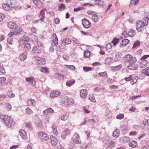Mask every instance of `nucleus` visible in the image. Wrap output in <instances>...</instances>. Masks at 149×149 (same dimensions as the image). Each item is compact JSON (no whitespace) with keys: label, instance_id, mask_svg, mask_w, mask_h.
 <instances>
[{"label":"nucleus","instance_id":"42","mask_svg":"<svg viewBox=\"0 0 149 149\" xmlns=\"http://www.w3.org/2000/svg\"><path fill=\"white\" fill-rule=\"evenodd\" d=\"M8 38H7V41L8 43L10 45H12L13 43V39L11 38L12 37H9V36Z\"/></svg>","mask_w":149,"mask_h":149},{"label":"nucleus","instance_id":"64","mask_svg":"<svg viewBox=\"0 0 149 149\" xmlns=\"http://www.w3.org/2000/svg\"><path fill=\"white\" fill-rule=\"evenodd\" d=\"M65 65L68 68H70L72 70H74L75 69V67L74 65Z\"/></svg>","mask_w":149,"mask_h":149},{"label":"nucleus","instance_id":"31","mask_svg":"<svg viewBox=\"0 0 149 149\" xmlns=\"http://www.w3.org/2000/svg\"><path fill=\"white\" fill-rule=\"evenodd\" d=\"M129 146L132 148H135L137 145V143L135 141H132L129 143Z\"/></svg>","mask_w":149,"mask_h":149},{"label":"nucleus","instance_id":"8","mask_svg":"<svg viewBox=\"0 0 149 149\" xmlns=\"http://www.w3.org/2000/svg\"><path fill=\"white\" fill-rule=\"evenodd\" d=\"M5 123L7 126L10 127L14 124V122L10 117H9L5 121Z\"/></svg>","mask_w":149,"mask_h":149},{"label":"nucleus","instance_id":"33","mask_svg":"<svg viewBox=\"0 0 149 149\" xmlns=\"http://www.w3.org/2000/svg\"><path fill=\"white\" fill-rule=\"evenodd\" d=\"M142 73L145 74L147 76L149 75V67H147L141 71Z\"/></svg>","mask_w":149,"mask_h":149},{"label":"nucleus","instance_id":"38","mask_svg":"<svg viewBox=\"0 0 149 149\" xmlns=\"http://www.w3.org/2000/svg\"><path fill=\"white\" fill-rule=\"evenodd\" d=\"M9 116L5 115H0V118L3 120L4 123L5 122V121L9 118Z\"/></svg>","mask_w":149,"mask_h":149},{"label":"nucleus","instance_id":"57","mask_svg":"<svg viewBox=\"0 0 149 149\" xmlns=\"http://www.w3.org/2000/svg\"><path fill=\"white\" fill-rule=\"evenodd\" d=\"M124 115L123 114H120L116 116V118L118 119H121L124 118Z\"/></svg>","mask_w":149,"mask_h":149},{"label":"nucleus","instance_id":"47","mask_svg":"<svg viewBox=\"0 0 149 149\" xmlns=\"http://www.w3.org/2000/svg\"><path fill=\"white\" fill-rule=\"evenodd\" d=\"M119 39L117 38H115L112 40V42L113 43L114 45H116L117 43H118L119 42Z\"/></svg>","mask_w":149,"mask_h":149},{"label":"nucleus","instance_id":"20","mask_svg":"<svg viewBox=\"0 0 149 149\" xmlns=\"http://www.w3.org/2000/svg\"><path fill=\"white\" fill-rule=\"evenodd\" d=\"M32 52L36 54H39L41 52V49L37 46H35L32 49Z\"/></svg>","mask_w":149,"mask_h":149},{"label":"nucleus","instance_id":"45","mask_svg":"<svg viewBox=\"0 0 149 149\" xmlns=\"http://www.w3.org/2000/svg\"><path fill=\"white\" fill-rule=\"evenodd\" d=\"M65 8V7L64 4L61 3L58 6V10H64Z\"/></svg>","mask_w":149,"mask_h":149},{"label":"nucleus","instance_id":"40","mask_svg":"<svg viewBox=\"0 0 149 149\" xmlns=\"http://www.w3.org/2000/svg\"><path fill=\"white\" fill-rule=\"evenodd\" d=\"M128 35L132 37L135 34V33L134 30L132 29H131L128 32Z\"/></svg>","mask_w":149,"mask_h":149},{"label":"nucleus","instance_id":"56","mask_svg":"<svg viewBox=\"0 0 149 149\" xmlns=\"http://www.w3.org/2000/svg\"><path fill=\"white\" fill-rule=\"evenodd\" d=\"M98 74L100 77H106L107 75V74L105 72H100Z\"/></svg>","mask_w":149,"mask_h":149},{"label":"nucleus","instance_id":"5","mask_svg":"<svg viewBox=\"0 0 149 149\" xmlns=\"http://www.w3.org/2000/svg\"><path fill=\"white\" fill-rule=\"evenodd\" d=\"M38 136L41 139L44 140H47L49 139V137L48 135L45 133L40 132L38 134Z\"/></svg>","mask_w":149,"mask_h":149},{"label":"nucleus","instance_id":"55","mask_svg":"<svg viewBox=\"0 0 149 149\" xmlns=\"http://www.w3.org/2000/svg\"><path fill=\"white\" fill-rule=\"evenodd\" d=\"M87 122L92 123H93L95 122V120L93 119L88 120V121H87L86 120H85L84 121V123L82 124L81 125H83L84 124H86Z\"/></svg>","mask_w":149,"mask_h":149},{"label":"nucleus","instance_id":"26","mask_svg":"<svg viewBox=\"0 0 149 149\" xmlns=\"http://www.w3.org/2000/svg\"><path fill=\"white\" fill-rule=\"evenodd\" d=\"M130 42V41L127 39H125L122 41V43L120 45V47L125 46Z\"/></svg>","mask_w":149,"mask_h":149},{"label":"nucleus","instance_id":"53","mask_svg":"<svg viewBox=\"0 0 149 149\" xmlns=\"http://www.w3.org/2000/svg\"><path fill=\"white\" fill-rule=\"evenodd\" d=\"M26 113L29 114H31L33 113L32 110L29 108H26Z\"/></svg>","mask_w":149,"mask_h":149},{"label":"nucleus","instance_id":"6","mask_svg":"<svg viewBox=\"0 0 149 149\" xmlns=\"http://www.w3.org/2000/svg\"><path fill=\"white\" fill-rule=\"evenodd\" d=\"M17 31H15L14 32L13 31H11L8 34V36H9V37H14L16 35L20 33L22 31V27H19L18 29H17Z\"/></svg>","mask_w":149,"mask_h":149},{"label":"nucleus","instance_id":"63","mask_svg":"<svg viewBox=\"0 0 149 149\" xmlns=\"http://www.w3.org/2000/svg\"><path fill=\"white\" fill-rule=\"evenodd\" d=\"M112 46V44L111 43L107 44L105 47L106 49H109L111 48V46Z\"/></svg>","mask_w":149,"mask_h":149},{"label":"nucleus","instance_id":"19","mask_svg":"<svg viewBox=\"0 0 149 149\" xmlns=\"http://www.w3.org/2000/svg\"><path fill=\"white\" fill-rule=\"evenodd\" d=\"M38 61L37 63L40 65H43L45 63V58L40 57H38L36 59Z\"/></svg>","mask_w":149,"mask_h":149},{"label":"nucleus","instance_id":"37","mask_svg":"<svg viewBox=\"0 0 149 149\" xmlns=\"http://www.w3.org/2000/svg\"><path fill=\"white\" fill-rule=\"evenodd\" d=\"M119 131L118 130H115L113 132V135L114 137H117L119 136Z\"/></svg>","mask_w":149,"mask_h":149},{"label":"nucleus","instance_id":"18","mask_svg":"<svg viewBox=\"0 0 149 149\" xmlns=\"http://www.w3.org/2000/svg\"><path fill=\"white\" fill-rule=\"evenodd\" d=\"M46 11L47 10L46 8H44L42 9L40 11V17L41 22H43L44 21V19L45 17V13Z\"/></svg>","mask_w":149,"mask_h":149},{"label":"nucleus","instance_id":"46","mask_svg":"<svg viewBox=\"0 0 149 149\" xmlns=\"http://www.w3.org/2000/svg\"><path fill=\"white\" fill-rule=\"evenodd\" d=\"M112 59L111 57H108L105 60L106 63L109 64L112 62Z\"/></svg>","mask_w":149,"mask_h":149},{"label":"nucleus","instance_id":"21","mask_svg":"<svg viewBox=\"0 0 149 149\" xmlns=\"http://www.w3.org/2000/svg\"><path fill=\"white\" fill-rule=\"evenodd\" d=\"M29 40V37L26 36H24L20 39V42L22 44H24L25 42H27Z\"/></svg>","mask_w":149,"mask_h":149},{"label":"nucleus","instance_id":"9","mask_svg":"<svg viewBox=\"0 0 149 149\" xmlns=\"http://www.w3.org/2000/svg\"><path fill=\"white\" fill-rule=\"evenodd\" d=\"M63 104L64 105L67 106L70 104H72L73 103L72 100H70L68 99L67 96L64 97V99L63 100Z\"/></svg>","mask_w":149,"mask_h":149},{"label":"nucleus","instance_id":"22","mask_svg":"<svg viewBox=\"0 0 149 149\" xmlns=\"http://www.w3.org/2000/svg\"><path fill=\"white\" fill-rule=\"evenodd\" d=\"M69 116V114L68 113H62L61 116V120L65 121L68 119Z\"/></svg>","mask_w":149,"mask_h":149},{"label":"nucleus","instance_id":"10","mask_svg":"<svg viewBox=\"0 0 149 149\" xmlns=\"http://www.w3.org/2000/svg\"><path fill=\"white\" fill-rule=\"evenodd\" d=\"M7 25L9 28L14 29L15 31L17 30V25L14 22H10L7 23Z\"/></svg>","mask_w":149,"mask_h":149},{"label":"nucleus","instance_id":"15","mask_svg":"<svg viewBox=\"0 0 149 149\" xmlns=\"http://www.w3.org/2000/svg\"><path fill=\"white\" fill-rule=\"evenodd\" d=\"M88 92L87 90L85 89L81 90L80 92V95L81 98L84 99L87 95Z\"/></svg>","mask_w":149,"mask_h":149},{"label":"nucleus","instance_id":"44","mask_svg":"<svg viewBox=\"0 0 149 149\" xmlns=\"http://www.w3.org/2000/svg\"><path fill=\"white\" fill-rule=\"evenodd\" d=\"M90 55V53L88 50H85L84 52V56L85 57H88Z\"/></svg>","mask_w":149,"mask_h":149},{"label":"nucleus","instance_id":"50","mask_svg":"<svg viewBox=\"0 0 149 149\" xmlns=\"http://www.w3.org/2000/svg\"><path fill=\"white\" fill-rule=\"evenodd\" d=\"M109 139L107 137H104L103 139V141L104 143L105 144V146H106L107 144L109 143Z\"/></svg>","mask_w":149,"mask_h":149},{"label":"nucleus","instance_id":"61","mask_svg":"<svg viewBox=\"0 0 149 149\" xmlns=\"http://www.w3.org/2000/svg\"><path fill=\"white\" fill-rule=\"evenodd\" d=\"M63 49L61 47L60 45H58L56 46V49L58 51H63Z\"/></svg>","mask_w":149,"mask_h":149},{"label":"nucleus","instance_id":"24","mask_svg":"<svg viewBox=\"0 0 149 149\" xmlns=\"http://www.w3.org/2000/svg\"><path fill=\"white\" fill-rule=\"evenodd\" d=\"M33 2L36 6L38 8H40L42 6L43 3L40 1L37 0H33Z\"/></svg>","mask_w":149,"mask_h":149},{"label":"nucleus","instance_id":"11","mask_svg":"<svg viewBox=\"0 0 149 149\" xmlns=\"http://www.w3.org/2000/svg\"><path fill=\"white\" fill-rule=\"evenodd\" d=\"M61 94V92L59 90H54L50 94V96L52 98L57 97Z\"/></svg>","mask_w":149,"mask_h":149},{"label":"nucleus","instance_id":"27","mask_svg":"<svg viewBox=\"0 0 149 149\" xmlns=\"http://www.w3.org/2000/svg\"><path fill=\"white\" fill-rule=\"evenodd\" d=\"M65 43L67 45H69L71 43V41L69 38H65L63 40L62 42H61V45H64V43Z\"/></svg>","mask_w":149,"mask_h":149},{"label":"nucleus","instance_id":"7","mask_svg":"<svg viewBox=\"0 0 149 149\" xmlns=\"http://www.w3.org/2000/svg\"><path fill=\"white\" fill-rule=\"evenodd\" d=\"M82 24L84 28H88L91 26L90 22L87 19H84L82 20Z\"/></svg>","mask_w":149,"mask_h":149},{"label":"nucleus","instance_id":"34","mask_svg":"<svg viewBox=\"0 0 149 149\" xmlns=\"http://www.w3.org/2000/svg\"><path fill=\"white\" fill-rule=\"evenodd\" d=\"M2 7L5 10L7 11H8L11 8L10 5L8 4H3L2 5Z\"/></svg>","mask_w":149,"mask_h":149},{"label":"nucleus","instance_id":"29","mask_svg":"<svg viewBox=\"0 0 149 149\" xmlns=\"http://www.w3.org/2000/svg\"><path fill=\"white\" fill-rule=\"evenodd\" d=\"M75 80L74 79L68 80L66 82V85L70 87L75 83Z\"/></svg>","mask_w":149,"mask_h":149},{"label":"nucleus","instance_id":"1","mask_svg":"<svg viewBox=\"0 0 149 149\" xmlns=\"http://www.w3.org/2000/svg\"><path fill=\"white\" fill-rule=\"evenodd\" d=\"M124 60L125 62L130 63L132 62H136V60L134 57H133L130 54L126 55L124 58Z\"/></svg>","mask_w":149,"mask_h":149},{"label":"nucleus","instance_id":"58","mask_svg":"<svg viewBox=\"0 0 149 149\" xmlns=\"http://www.w3.org/2000/svg\"><path fill=\"white\" fill-rule=\"evenodd\" d=\"M6 109L8 110L9 111L11 109L12 107L10 104L9 103H6Z\"/></svg>","mask_w":149,"mask_h":149},{"label":"nucleus","instance_id":"12","mask_svg":"<svg viewBox=\"0 0 149 149\" xmlns=\"http://www.w3.org/2000/svg\"><path fill=\"white\" fill-rule=\"evenodd\" d=\"M135 63L132 62L130 63L127 66V68L129 69L132 70H136L138 67V65Z\"/></svg>","mask_w":149,"mask_h":149},{"label":"nucleus","instance_id":"25","mask_svg":"<svg viewBox=\"0 0 149 149\" xmlns=\"http://www.w3.org/2000/svg\"><path fill=\"white\" fill-rule=\"evenodd\" d=\"M27 57V53L26 52H24L22 53L19 55V57L21 61H24L25 60Z\"/></svg>","mask_w":149,"mask_h":149},{"label":"nucleus","instance_id":"41","mask_svg":"<svg viewBox=\"0 0 149 149\" xmlns=\"http://www.w3.org/2000/svg\"><path fill=\"white\" fill-rule=\"evenodd\" d=\"M31 45L29 43L26 44L24 46V48L26 50H29L31 48Z\"/></svg>","mask_w":149,"mask_h":149},{"label":"nucleus","instance_id":"59","mask_svg":"<svg viewBox=\"0 0 149 149\" xmlns=\"http://www.w3.org/2000/svg\"><path fill=\"white\" fill-rule=\"evenodd\" d=\"M69 133H70V130L68 128L66 129L63 132V133L64 134H65V135H67L69 134Z\"/></svg>","mask_w":149,"mask_h":149},{"label":"nucleus","instance_id":"16","mask_svg":"<svg viewBox=\"0 0 149 149\" xmlns=\"http://www.w3.org/2000/svg\"><path fill=\"white\" fill-rule=\"evenodd\" d=\"M53 39L51 41V44L53 45H55L58 43V38L56 34H54L52 35Z\"/></svg>","mask_w":149,"mask_h":149},{"label":"nucleus","instance_id":"52","mask_svg":"<svg viewBox=\"0 0 149 149\" xmlns=\"http://www.w3.org/2000/svg\"><path fill=\"white\" fill-rule=\"evenodd\" d=\"M140 42L139 41L137 40L135 42L132 48L136 47L140 45Z\"/></svg>","mask_w":149,"mask_h":149},{"label":"nucleus","instance_id":"49","mask_svg":"<svg viewBox=\"0 0 149 149\" xmlns=\"http://www.w3.org/2000/svg\"><path fill=\"white\" fill-rule=\"evenodd\" d=\"M89 98L91 101L93 102H96V100L95 99V97L93 95H89Z\"/></svg>","mask_w":149,"mask_h":149},{"label":"nucleus","instance_id":"60","mask_svg":"<svg viewBox=\"0 0 149 149\" xmlns=\"http://www.w3.org/2000/svg\"><path fill=\"white\" fill-rule=\"evenodd\" d=\"M25 126L26 127H27L29 128H31L32 126L31 123L28 122L25 123Z\"/></svg>","mask_w":149,"mask_h":149},{"label":"nucleus","instance_id":"13","mask_svg":"<svg viewBox=\"0 0 149 149\" xmlns=\"http://www.w3.org/2000/svg\"><path fill=\"white\" fill-rule=\"evenodd\" d=\"M19 133L22 139H26L27 138V136L26 133L24 129H20L19 131Z\"/></svg>","mask_w":149,"mask_h":149},{"label":"nucleus","instance_id":"14","mask_svg":"<svg viewBox=\"0 0 149 149\" xmlns=\"http://www.w3.org/2000/svg\"><path fill=\"white\" fill-rule=\"evenodd\" d=\"M26 80V81L28 82L29 84L32 86L35 85L36 84V82L33 77L27 78Z\"/></svg>","mask_w":149,"mask_h":149},{"label":"nucleus","instance_id":"4","mask_svg":"<svg viewBox=\"0 0 149 149\" xmlns=\"http://www.w3.org/2000/svg\"><path fill=\"white\" fill-rule=\"evenodd\" d=\"M144 25H143L142 22L140 21L139 23L137 22L136 25L137 30L139 32H142L144 29Z\"/></svg>","mask_w":149,"mask_h":149},{"label":"nucleus","instance_id":"17","mask_svg":"<svg viewBox=\"0 0 149 149\" xmlns=\"http://www.w3.org/2000/svg\"><path fill=\"white\" fill-rule=\"evenodd\" d=\"M115 146V142L111 140L109 142L106 146V148L107 149H112Z\"/></svg>","mask_w":149,"mask_h":149},{"label":"nucleus","instance_id":"2","mask_svg":"<svg viewBox=\"0 0 149 149\" xmlns=\"http://www.w3.org/2000/svg\"><path fill=\"white\" fill-rule=\"evenodd\" d=\"M11 8H14L15 9H19L21 7L19 6V4L15 0H10L9 4Z\"/></svg>","mask_w":149,"mask_h":149},{"label":"nucleus","instance_id":"28","mask_svg":"<svg viewBox=\"0 0 149 149\" xmlns=\"http://www.w3.org/2000/svg\"><path fill=\"white\" fill-rule=\"evenodd\" d=\"M50 138L51 139V144L52 146H56L58 142L57 139L55 137L52 138L51 137Z\"/></svg>","mask_w":149,"mask_h":149},{"label":"nucleus","instance_id":"30","mask_svg":"<svg viewBox=\"0 0 149 149\" xmlns=\"http://www.w3.org/2000/svg\"><path fill=\"white\" fill-rule=\"evenodd\" d=\"M40 71L45 73H48L49 72V70L46 67H42L39 69Z\"/></svg>","mask_w":149,"mask_h":149},{"label":"nucleus","instance_id":"39","mask_svg":"<svg viewBox=\"0 0 149 149\" xmlns=\"http://www.w3.org/2000/svg\"><path fill=\"white\" fill-rule=\"evenodd\" d=\"M92 18L93 21L95 22H97L98 20V17L97 15L95 14L92 16Z\"/></svg>","mask_w":149,"mask_h":149},{"label":"nucleus","instance_id":"48","mask_svg":"<svg viewBox=\"0 0 149 149\" xmlns=\"http://www.w3.org/2000/svg\"><path fill=\"white\" fill-rule=\"evenodd\" d=\"M8 96L10 97L13 98L15 97V95L13 93V92L12 91H10L8 92Z\"/></svg>","mask_w":149,"mask_h":149},{"label":"nucleus","instance_id":"62","mask_svg":"<svg viewBox=\"0 0 149 149\" xmlns=\"http://www.w3.org/2000/svg\"><path fill=\"white\" fill-rule=\"evenodd\" d=\"M5 18V15L2 13H0V22L2 21Z\"/></svg>","mask_w":149,"mask_h":149},{"label":"nucleus","instance_id":"36","mask_svg":"<svg viewBox=\"0 0 149 149\" xmlns=\"http://www.w3.org/2000/svg\"><path fill=\"white\" fill-rule=\"evenodd\" d=\"M120 141L124 142H127L130 141L129 137L126 136L123 137L120 139Z\"/></svg>","mask_w":149,"mask_h":149},{"label":"nucleus","instance_id":"51","mask_svg":"<svg viewBox=\"0 0 149 149\" xmlns=\"http://www.w3.org/2000/svg\"><path fill=\"white\" fill-rule=\"evenodd\" d=\"M138 77L136 76L134 77V78L132 79V81H131V83L132 84H134L137 81L138 79Z\"/></svg>","mask_w":149,"mask_h":149},{"label":"nucleus","instance_id":"43","mask_svg":"<svg viewBox=\"0 0 149 149\" xmlns=\"http://www.w3.org/2000/svg\"><path fill=\"white\" fill-rule=\"evenodd\" d=\"M148 19L147 17H146L145 18H144L143 19V25H144L145 26H146L148 24Z\"/></svg>","mask_w":149,"mask_h":149},{"label":"nucleus","instance_id":"32","mask_svg":"<svg viewBox=\"0 0 149 149\" xmlns=\"http://www.w3.org/2000/svg\"><path fill=\"white\" fill-rule=\"evenodd\" d=\"M57 126L56 125L53 124L52 126L53 129V133L56 135H57L58 134V132L57 130Z\"/></svg>","mask_w":149,"mask_h":149},{"label":"nucleus","instance_id":"3","mask_svg":"<svg viewBox=\"0 0 149 149\" xmlns=\"http://www.w3.org/2000/svg\"><path fill=\"white\" fill-rule=\"evenodd\" d=\"M72 139L74 143H81V141L79 138V134L77 133H75L73 136Z\"/></svg>","mask_w":149,"mask_h":149},{"label":"nucleus","instance_id":"35","mask_svg":"<svg viewBox=\"0 0 149 149\" xmlns=\"http://www.w3.org/2000/svg\"><path fill=\"white\" fill-rule=\"evenodd\" d=\"M35 100L32 99H30L27 101V103L28 106H31L33 105L35 103Z\"/></svg>","mask_w":149,"mask_h":149},{"label":"nucleus","instance_id":"23","mask_svg":"<svg viewBox=\"0 0 149 149\" xmlns=\"http://www.w3.org/2000/svg\"><path fill=\"white\" fill-rule=\"evenodd\" d=\"M148 62L146 60H143L141 61L139 64V67L141 68H143L147 66Z\"/></svg>","mask_w":149,"mask_h":149},{"label":"nucleus","instance_id":"54","mask_svg":"<svg viewBox=\"0 0 149 149\" xmlns=\"http://www.w3.org/2000/svg\"><path fill=\"white\" fill-rule=\"evenodd\" d=\"M83 70L85 72H87L89 71L92 70V68L89 67H84L83 68Z\"/></svg>","mask_w":149,"mask_h":149}]
</instances>
